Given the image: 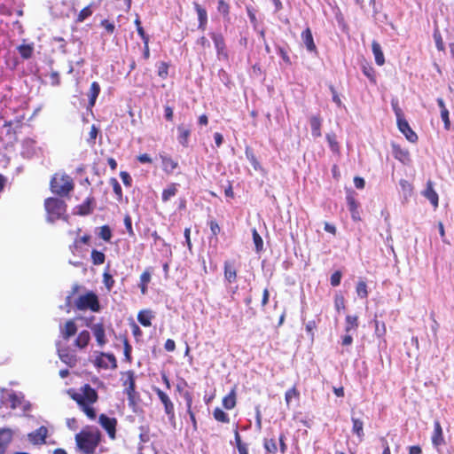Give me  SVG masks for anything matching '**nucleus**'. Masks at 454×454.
<instances>
[{
  "label": "nucleus",
  "mask_w": 454,
  "mask_h": 454,
  "mask_svg": "<svg viewBox=\"0 0 454 454\" xmlns=\"http://www.w3.org/2000/svg\"><path fill=\"white\" fill-rule=\"evenodd\" d=\"M75 442L83 453L92 454L100 442V433L98 429L82 431L75 435Z\"/></svg>",
  "instance_id": "1"
},
{
  "label": "nucleus",
  "mask_w": 454,
  "mask_h": 454,
  "mask_svg": "<svg viewBox=\"0 0 454 454\" xmlns=\"http://www.w3.org/2000/svg\"><path fill=\"white\" fill-rule=\"evenodd\" d=\"M74 188L72 178L64 174L57 173L51 180V190L53 193L64 196L69 193Z\"/></svg>",
  "instance_id": "2"
},
{
  "label": "nucleus",
  "mask_w": 454,
  "mask_h": 454,
  "mask_svg": "<svg viewBox=\"0 0 454 454\" xmlns=\"http://www.w3.org/2000/svg\"><path fill=\"white\" fill-rule=\"evenodd\" d=\"M47 213V221L50 223L59 219L66 212V204L63 200L56 198H48L44 202Z\"/></svg>",
  "instance_id": "3"
},
{
  "label": "nucleus",
  "mask_w": 454,
  "mask_h": 454,
  "mask_svg": "<svg viewBox=\"0 0 454 454\" xmlns=\"http://www.w3.org/2000/svg\"><path fill=\"white\" fill-rule=\"evenodd\" d=\"M75 306L79 310H85L88 309L94 312H98L100 310L98 296L92 292L81 295L75 301Z\"/></svg>",
  "instance_id": "4"
},
{
  "label": "nucleus",
  "mask_w": 454,
  "mask_h": 454,
  "mask_svg": "<svg viewBox=\"0 0 454 454\" xmlns=\"http://www.w3.org/2000/svg\"><path fill=\"white\" fill-rule=\"evenodd\" d=\"M155 392L164 406L165 413L168 415L169 422L173 427H176L175 410L172 401L168 395L160 388L156 387Z\"/></svg>",
  "instance_id": "5"
},
{
  "label": "nucleus",
  "mask_w": 454,
  "mask_h": 454,
  "mask_svg": "<svg viewBox=\"0 0 454 454\" xmlns=\"http://www.w3.org/2000/svg\"><path fill=\"white\" fill-rule=\"evenodd\" d=\"M433 446L440 452V447L445 443V440L442 434V428L438 420L434 423V431L431 436Z\"/></svg>",
  "instance_id": "6"
},
{
  "label": "nucleus",
  "mask_w": 454,
  "mask_h": 454,
  "mask_svg": "<svg viewBox=\"0 0 454 454\" xmlns=\"http://www.w3.org/2000/svg\"><path fill=\"white\" fill-rule=\"evenodd\" d=\"M96 364L98 367L107 369L109 367L114 369L117 367V362L113 354L101 353L96 359Z\"/></svg>",
  "instance_id": "7"
},
{
  "label": "nucleus",
  "mask_w": 454,
  "mask_h": 454,
  "mask_svg": "<svg viewBox=\"0 0 454 454\" xmlns=\"http://www.w3.org/2000/svg\"><path fill=\"white\" fill-rule=\"evenodd\" d=\"M99 423L103 428L106 430L109 436L114 439L115 437V427L117 421L114 418H109L105 414L99 416Z\"/></svg>",
  "instance_id": "8"
},
{
  "label": "nucleus",
  "mask_w": 454,
  "mask_h": 454,
  "mask_svg": "<svg viewBox=\"0 0 454 454\" xmlns=\"http://www.w3.org/2000/svg\"><path fill=\"white\" fill-rule=\"evenodd\" d=\"M397 126H398L399 130L405 136V137L410 142L414 143V142L417 141L418 136L411 129V128L410 127L408 121L404 118L400 119L399 121H397Z\"/></svg>",
  "instance_id": "9"
},
{
  "label": "nucleus",
  "mask_w": 454,
  "mask_h": 454,
  "mask_svg": "<svg viewBox=\"0 0 454 454\" xmlns=\"http://www.w3.org/2000/svg\"><path fill=\"white\" fill-rule=\"evenodd\" d=\"M12 437L13 431L11 428H0V454H4Z\"/></svg>",
  "instance_id": "10"
},
{
  "label": "nucleus",
  "mask_w": 454,
  "mask_h": 454,
  "mask_svg": "<svg viewBox=\"0 0 454 454\" xmlns=\"http://www.w3.org/2000/svg\"><path fill=\"white\" fill-rule=\"evenodd\" d=\"M59 331L64 340H67L77 332V326L74 320L70 319L64 325H60Z\"/></svg>",
  "instance_id": "11"
},
{
  "label": "nucleus",
  "mask_w": 454,
  "mask_h": 454,
  "mask_svg": "<svg viewBox=\"0 0 454 454\" xmlns=\"http://www.w3.org/2000/svg\"><path fill=\"white\" fill-rule=\"evenodd\" d=\"M48 429L42 426L35 432H32L28 434L30 442L34 444H42L45 442V439L47 437Z\"/></svg>",
  "instance_id": "12"
},
{
  "label": "nucleus",
  "mask_w": 454,
  "mask_h": 454,
  "mask_svg": "<svg viewBox=\"0 0 454 454\" xmlns=\"http://www.w3.org/2000/svg\"><path fill=\"white\" fill-rule=\"evenodd\" d=\"M58 355L59 359L69 367H74L76 365L77 356L74 354L70 353L67 350L59 348Z\"/></svg>",
  "instance_id": "13"
},
{
  "label": "nucleus",
  "mask_w": 454,
  "mask_h": 454,
  "mask_svg": "<svg viewBox=\"0 0 454 454\" xmlns=\"http://www.w3.org/2000/svg\"><path fill=\"white\" fill-rule=\"evenodd\" d=\"M422 193L434 207H438V194L434 190L433 183L431 181L427 183V187Z\"/></svg>",
  "instance_id": "14"
},
{
  "label": "nucleus",
  "mask_w": 454,
  "mask_h": 454,
  "mask_svg": "<svg viewBox=\"0 0 454 454\" xmlns=\"http://www.w3.org/2000/svg\"><path fill=\"white\" fill-rule=\"evenodd\" d=\"M91 330L99 346H104L106 343L105 335V328L102 324H96L91 326Z\"/></svg>",
  "instance_id": "15"
},
{
  "label": "nucleus",
  "mask_w": 454,
  "mask_h": 454,
  "mask_svg": "<svg viewBox=\"0 0 454 454\" xmlns=\"http://www.w3.org/2000/svg\"><path fill=\"white\" fill-rule=\"evenodd\" d=\"M84 402L88 404H92L98 400V394L94 388H92L90 385L86 384L82 388Z\"/></svg>",
  "instance_id": "16"
},
{
  "label": "nucleus",
  "mask_w": 454,
  "mask_h": 454,
  "mask_svg": "<svg viewBox=\"0 0 454 454\" xmlns=\"http://www.w3.org/2000/svg\"><path fill=\"white\" fill-rule=\"evenodd\" d=\"M7 402L12 409H17L23 403L24 395L22 393L10 392L7 394Z\"/></svg>",
  "instance_id": "17"
},
{
  "label": "nucleus",
  "mask_w": 454,
  "mask_h": 454,
  "mask_svg": "<svg viewBox=\"0 0 454 454\" xmlns=\"http://www.w3.org/2000/svg\"><path fill=\"white\" fill-rule=\"evenodd\" d=\"M309 124L311 128V134L315 138L320 137L322 136L321 133V125L322 120L319 116H312L309 119Z\"/></svg>",
  "instance_id": "18"
},
{
  "label": "nucleus",
  "mask_w": 454,
  "mask_h": 454,
  "mask_svg": "<svg viewBox=\"0 0 454 454\" xmlns=\"http://www.w3.org/2000/svg\"><path fill=\"white\" fill-rule=\"evenodd\" d=\"M177 132H178V136H177L178 142L182 145L187 146V145H188V138H189L190 134H191L190 129L186 128L183 124H180V125L177 126Z\"/></svg>",
  "instance_id": "19"
},
{
  "label": "nucleus",
  "mask_w": 454,
  "mask_h": 454,
  "mask_svg": "<svg viewBox=\"0 0 454 454\" xmlns=\"http://www.w3.org/2000/svg\"><path fill=\"white\" fill-rule=\"evenodd\" d=\"M301 39L302 43H304L308 51H313L316 50V45L313 41L312 33L309 28H307L302 32Z\"/></svg>",
  "instance_id": "20"
},
{
  "label": "nucleus",
  "mask_w": 454,
  "mask_h": 454,
  "mask_svg": "<svg viewBox=\"0 0 454 454\" xmlns=\"http://www.w3.org/2000/svg\"><path fill=\"white\" fill-rule=\"evenodd\" d=\"M372 50L375 58V61L379 66H382L385 63L384 55L381 50L380 44L373 41L372 43Z\"/></svg>",
  "instance_id": "21"
},
{
  "label": "nucleus",
  "mask_w": 454,
  "mask_h": 454,
  "mask_svg": "<svg viewBox=\"0 0 454 454\" xmlns=\"http://www.w3.org/2000/svg\"><path fill=\"white\" fill-rule=\"evenodd\" d=\"M348 201V207L351 214V217L354 221H359L360 220V215L357 210L358 204L355 200V199L351 196L347 197Z\"/></svg>",
  "instance_id": "22"
},
{
  "label": "nucleus",
  "mask_w": 454,
  "mask_h": 454,
  "mask_svg": "<svg viewBox=\"0 0 454 454\" xmlns=\"http://www.w3.org/2000/svg\"><path fill=\"white\" fill-rule=\"evenodd\" d=\"M90 340V333L86 330L82 331L77 336L74 345L80 348H84Z\"/></svg>",
  "instance_id": "23"
},
{
  "label": "nucleus",
  "mask_w": 454,
  "mask_h": 454,
  "mask_svg": "<svg viewBox=\"0 0 454 454\" xmlns=\"http://www.w3.org/2000/svg\"><path fill=\"white\" fill-rule=\"evenodd\" d=\"M437 104L441 108V117L444 122L445 129H449L450 128V119H449V111L445 106L444 101L442 98H437Z\"/></svg>",
  "instance_id": "24"
},
{
  "label": "nucleus",
  "mask_w": 454,
  "mask_h": 454,
  "mask_svg": "<svg viewBox=\"0 0 454 454\" xmlns=\"http://www.w3.org/2000/svg\"><path fill=\"white\" fill-rule=\"evenodd\" d=\"M100 92V86L97 82H93L90 85V89L89 91V105L90 106H93L95 105L96 99Z\"/></svg>",
  "instance_id": "25"
},
{
  "label": "nucleus",
  "mask_w": 454,
  "mask_h": 454,
  "mask_svg": "<svg viewBox=\"0 0 454 454\" xmlns=\"http://www.w3.org/2000/svg\"><path fill=\"white\" fill-rule=\"evenodd\" d=\"M353 427L352 431L356 436L359 438V441H362L364 438V423L359 419L352 418Z\"/></svg>",
  "instance_id": "26"
},
{
  "label": "nucleus",
  "mask_w": 454,
  "mask_h": 454,
  "mask_svg": "<svg viewBox=\"0 0 454 454\" xmlns=\"http://www.w3.org/2000/svg\"><path fill=\"white\" fill-rule=\"evenodd\" d=\"M224 278L230 283L237 278V271L229 262H224Z\"/></svg>",
  "instance_id": "27"
},
{
  "label": "nucleus",
  "mask_w": 454,
  "mask_h": 454,
  "mask_svg": "<svg viewBox=\"0 0 454 454\" xmlns=\"http://www.w3.org/2000/svg\"><path fill=\"white\" fill-rule=\"evenodd\" d=\"M223 405L227 410H231V409H233L235 407V405H236V394H235V390L234 389H232L228 395L223 397Z\"/></svg>",
  "instance_id": "28"
},
{
  "label": "nucleus",
  "mask_w": 454,
  "mask_h": 454,
  "mask_svg": "<svg viewBox=\"0 0 454 454\" xmlns=\"http://www.w3.org/2000/svg\"><path fill=\"white\" fill-rule=\"evenodd\" d=\"M210 35H211V38L214 41L217 53L221 54L223 51L224 47H225L223 35L220 34H215V33H211Z\"/></svg>",
  "instance_id": "29"
},
{
  "label": "nucleus",
  "mask_w": 454,
  "mask_h": 454,
  "mask_svg": "<svg viewBox=\"0 0 454 454\" xmlns=\"http://www.w3.org/2000/svg\"><path fill=\"white\" fill-rule=\"evenodd\" d=\"M358 327V317L356 316H347L346 317V326L345 331L347 333L351 332L352 330L356 331Z\"/></svg>",
  "instance_id": "30"
},
{
  "label": "nucleus",
  "mask_w": 454,
  "mask_h": 454,
  "mask_svg": "<svg viewBox=\"0 0 454 454\" xmlns=\"http://www.w3.org/2000/svg\"><path fill=\"white\" fill-rule=\"evenodd\" d=\"M326 140L329 144L330 149L333 153H340V145L336 139V135L334 133L326 134Z\"/></svg>",
  "instance_id": "31"
},
{
  "label": "nucleus",
  "mask_w": 454,
  "mask_h": 454,
  "mask_svg": "<svg viewBox=\"0 0 454 454\" xmlns=\"http://www.w3.org/2000/svg\"><path fill=\"white\" fill-rule=\"evenodd\" d=\"M152 315L150 311H140L137 316L138 322L144 326L151 325Z\"/></svg>",
  "instance_id": "32"
},
{
  "label": "nucleus",
  "mask_w": 454,
  "mask_h": 454,
  "mask_svg": "<svg viewBox=\"0 0 454 454\" xmlns=\"http://www.w3.org/2000/svg\"><path fill=\"white\" fill-rule=\"evenodd\" d=\"M176 192H177L176 184H171L170 185L168 186V188H166L163 191V192H162V200L163 201L169 200L173 196L176 195Z\"/></svg>",
  "instance_id": "33"
},
{
  "label": "nucleus",
  "mask_w": 454,
  "mask_h": 454,
  "mask_svg": "<svg viewBox=\"0 0 454 454\" xmlns=\"http://www.w3.org/2000/svg\"><path fill=\"white\" fill-rule=\"evenodd\" d=\"M213 416L215 420L223 423H228L230 421L228 415L220 408H215L214 410Z\"/></svg>",
  "instance_id": "34"
},
{
  "label": "nucleus",
  "mask_w": 454,
  "mask_h": 454,
  "mask_svg": "<svg viewBox=\"0 0 454 454\" xmlns=\"http://www.w3.org/2000/svg\"><path fill=\"white\" fill-rule=\"evenodd\" d=\"M163 168L166 171L172 172L176 167L177 162L169 157H162Z\"/></svg>",
  "instance_id": "35"
},
{
  "label": "nucleus",
  "mask_w": 454,
  "mask_h": 454,
  "mask_svg": "<svg viewBox=\"0 0 454 454\" xmlns=\"http://www.w3.org/2000/svg\"><path fill=\"white\" fill-rule=\"evenodd\" d=\"M299 395L300 394L298 390L294 387L287 390L285 395V400L287 406L290 405L293 399H297L299 397Z\"/></svg>",
  "instance_id": "36"
},
{
  "label": "nucleus",
  "mask_w": 454,
  "mask_h": 454,
  "mask_svg": "<svg viewBox=\"0 0 454 454\" xmlns=\"http://www.w3.org/2000/svg\"><path fill=\"white\" fill-rule=\"evenodd\" d=\"M19 52L24 59H29L33 52V47L28 44H22L18 47Z\"/></svg>",
  "instance_id": "37"
},
{
  "label": "nucleus",
  "mask_w": 454,
  "mask_h": 454,
  "mask_svg": "<svg viewBox=\"0 0 454 454\" xmlns=\"http://www.w3.org/2000/svg\"><path fill=\"white\" fill-rule=\"evenodd\" d=\"M105 254L102 252L98 250H92L91 252V259L95 265H100L105 262Z\"/></svg>",
  "instance_id": "38"
},
{
  "label": "nucleus",
  "mask_w": 454,
  "mask_h": 454,
  "mask_svg": "<svg viewBox=\"0 0 454 454\" xmlns=\"http://www.w3.org/2000/svg\"><path fill=\"white\" fill-rule=\"evenodd\" d=\"M252 234H253V240H254L256 251L259 252V251L262 250L263 241H262V237L260 236V234L257 232V231L255 229H253Z\"/></svg>",
  "instance_id": "39"
},
{
  "label": "nucleus",
  "mask_w": 454,
  "mask_h": 454,
  "mask_svg": "<svg viewBox=\"0 0 454 454\" xmlns=\"http://www.w3.org/2000/svg\"><path fill=\"white\" fill-rule=\"evenodd\" d=\"M356 291L358 297H360L362 299L366 298L368 295L366 283L364 281L358 282L356 285Z\"/></svg>",
  "instance_id": "40"
},
{
  "label": "nucleus",
  "mask_w": 454,
  "mask_h": 454,
  "mask_svg": "<svg viewBox=\"0 0 454 454\" xmlns=\"http://www.w3.org/2000/svg\"><path fill=\"white\" fill-rule=\"evenodd\" d=\"M98 235L105 241H109L112 238V231H111L109 226L104 225V226L100 227Z\"/></svg>",
  "instance_id": "41"
},
{
  "label": "nucleus",
  "mask_w": 454,
  "mask_h": 454,
  "mask_svg": "<svg viewBox=\"0 0 454 454\" xmlns=\"http://www.w3.org/2000/svg\"><path fill=\"white\" fill-rule=\"evenodd\" d=\"M194 7L198 14L199 21H207V14L206 10L197 3L194 4Z\"/></svg>",
  "instance_id": "42"
},
{
  "label": "nucleus",
  "mask_w": 454,
  "mask_h": 454,
  "mask_svg": "<svg viewBox=\"0 0 454 454\" xmlns=\"http://www.w3.org/2000/svg\"><path fill=\"white\" fill-rule=\"evenodd\" d=\"M391 106H392V108H393V110L395 112V117H396V121H399L400 119L404 118L403 111L399 107L398 101L396 99H392Z\"/></svg>",
  "instance_id": "43"
},
{
  "label": "nucleus",
  "mask_w": 454,
  "mask_h": 454,
  "mask_svg": "<svg viewBox=\"0 0 454 454\" xmlns=\"http://www.w3.org/2000/svg\"><path fill=\"white\" fill-rule=\"evenodd\" d=\"M264 447L270 453H275L278 450L277 443L274 439L265 440Z\"/></svg>",
  "instance_id": "44"
},
{
  "label": "nucleus",
  "mask_w": 454,
  "mask_h": 454,
  "mask_svg": "<svg viewBox=\"0 0 454 454\" xmlns=\"http://www.w3.org/2000/svg\"><path fill=\"white\" fill-rule=\"evenodd\" d=\"M103 282L106 286V287L107 288V290H111L114 286V280L113 279V277L107 273V272H105L103 274Z\"/></svg>",
  "instance_id": "45"
},
{
  "label": "nucleus",
  "mask_w": 454,
  "mask_h": 454,
  "mask_svg": "<svg viewBox=\"0 0 454 454\" xmlns=\"http://www.w3.org/2000/svg\"><path fill=\"white\" fill-rule=\"evenodd\" d=\"M80 408L85 412V414L90 419H95V418H96V411H95V410L92 407L89 406L88 403H84L83 406H81Z\"/></svg>",
  "instance_id": "46"
},
{
  "label": "nucleus",
  "mask_w": 454,
  "mask_h": 454,
  "mask_svg": "<svg viewBox=\"0 0 454 454\" xmlns=\"http://www.w3.org/2000/svg\"><path fill=\"white\" fill-rule=\"evenodd\" d=\"M92 14V12L90 10V6H87L85 8H83L80 13L78 14V18H77V20L82 22L86 18H88L89 16H90Z\"/></svg>",
  "instance_id": "47"
},
{
  "label": "nucleus",
  "mask_w": 454,
  "mask_h": 454,
  "mask_svg": "<svg viewBox=\"0 0 454 454\" xmlns=\"http://www.w3.org/2000/svg\"><path fill=\"white\" fill-rule=\"evenodd\" d=\"M335 309L340 311L345 309V300L342 295H336L334 299Z\"/></svg>",
  "instance_id": "48"
},
{
  "label": "nucleus",
  "mask_w": 454,
  "mask_h": 454,
  "mask_svg": "<svg viewBox=\"0 0 454 454\" xmlns=\"http://www.w3.org/2000/svg\"><path fill=\"white\" fill-rule=\"evenodd\" d=\"M128 402H129V406L133 411V412L137 413L139 411V407L137 405L135 395H129Z\"/></svg>",
  "instance_id": "49"
},
{
  "label": "nucleus",
  "mask_w": 454,
  "mask_h": 454,
  "mask_svg": "<svg viewBox=\"0 0 454 454\" xmlns=\"http://www.w3.org/2000/svg\"><path fill=\"white\" fill-rule=\"evenodd\" d=\"M341 279V273L340 271H335L331 276V285L333 286H337L340 285Z\"/></svg>",
  "instance_id": "50"
},
{
  "label": "nucleus",
  "mask_w": 454,
  "mask_h": 454,
  "mask_svg": "<svg viewBox=\"0 0 454 454\" xmlns=\"http://www.w3.org/2000/svg\"><path fill=\"white\" fill-rule=\"evenodd\" d=\"M72 399L74 400L78 405L81 407V406H83L84 403H86L84 402V396H83V394L82 392V393H74L72 395H71Z\"/></svg>",
  "instance_id": "51"
},
{
  "label": "nucleus",
  "mask_w": 454,
  "mask_h": 454,
  "mask_svg": "<svg viewBox=\"0 0 454 454\" xmlns=\"http://www.w3.org/2000/svg\"><path fill=\"white\" fill-rule=\"evenodd\" d=\"M124 224H125V227H126L129 234L130 236H133L134 235V231H133V229H132V222H131L130 216L128 215L124 218Z\"/></svg>",
  "instance_id": "52"
},
{
  "label": "nucleus",
  "mask_w": 454,
  "mask_h": 454,
  "mask_svg": "<svg viewBox=\"0 0 454 454\" xmlns=\"http://www.w3.org/2000/svg\"><path fill=\"white\" fill-rule=\"evenodd\" d=\"M113 189L114 193L121 199V187L116 179H112Z\"/></svg>",
  "instance_id": "53"
},
{
  "label": "nucleus",
  "mask_w": 454,
  "mask_h": 454,
  "mask_svg": "<svg viewBox=\"0 0 454 454\" xmlns=\"http://www.w3.org/2000/svg\"><path fill=\"white\" fill-rule=\"evenodd\" d=\"M128 377L124 381V385L127 387L129 386H135V378H134V372H128L127 373Z\"/></svg>",
  "instance_id": "54"
},
{
  "label": "nucleus",
  "mask_w": 454,
  "mask_h": 454,
  "mask_svg": "<svg viewBox=\"0 0 454 454\" xmlns=\"http://www.w3.org/2000/svg\"><path fill=\"white\" fill-rule=\"evenodd\" d=\"M151 281V272L145 270L140 276V283L148 284Z\"/></svg>",
  "instance_id": "55"
},
{
  "label": "nucleus",
  "mask_w": 454,
  "mask_h": 454,
  "mask_svg": "<svg viewBox=\"0 0 454 454\" xmlns=\"http://www.w3.org/2000/svg\"><path fill=\"white\" fill-rule=\"evenodd\" d=\"M121 181L123 182V184L127 186H129L131 184V176H129V173L127 172H121Z\"/></svg>",
  "instance_id": "56"
},
{
  "label": "nucleus",
  "mask_w": 454,
  "mask_h": 454,
  "mask_svg": "<svg viewBox=\"0 0 454 454\" xmlns=\"http://www.w3.org/2000/svg\"><path fill=\"white\" fill-rule=\"evenodd\" d=\"M158 74L162 77L166 78L168 75V66L165 63H160V66L159 67Z\"/></svg>",
  "instance_id": "57"
},
{
  "label": "nucleus",
  "mask_w": 454,
  "mask_h": 454,
  "mask_svg": "<svg viewBox=\"0 0 454 454\" xmlns=\"http://www.w3.org/2000/svg\"><path fill=\"white\" fill-rule=\"evenodd\" d=\"M173 115H174L173 108L168 106H166L164 107V116H165V118L168 121H172L173 120Z\"/></svg>",
  "instance_id": "58"
},
{
  "label": "nucleus",
  "mask_w": 454,
  "mask_h": 454,
  "mask_svg": "<svg viewBox=\"0 0 454 454\" xmlns=\"http://www.w3.org/2000/svg\"><path fill=\"white\" fill-rule=\"evenodd\" d=\"M164 348L168 352L174 351L176 348V343L173 340L168 339L165 342Z\"/></svg>",
  "instance_id": "59"
},
{
  "label": "nucleus",
  "mask_w": 454,
  "mask_h": 454,
  "mask_svg": "<svg viewBox=\"0 0 454 454\" xmlns=\"http://www.w3.org/2000/svg\"><path fill=\"white\" fill-rule=\"evenodd\" d=\"M434 38L435 41V44L438 50L442 51L443 50V43L441 35L437 33H434Z\"/></svg>",
  "instance_id": "60"
},
{
  "label": "nucleus",
  "mask_w": 454,
  "mask_h": 454,
  "mask_svg": "<svg viewBox=\"0 0 454 454\" xmlns=\"http://www.w3.org/2000/svg\"><path fill=\"white\" fill-rule=\"evenodd\" d=\"M130 353H131V346L129 344L128 340L124 341V356L128 361H130Z\"/></svg>",
  "instance_id": "61"
},
{
  "label": "nucleus",
  "mask_w": 454,
  "mask_h": 454,
  "mask_svg": "<svg viewBox=\"0 0 454 454\" xmlns=\"http://www.w3.org/2000/svg\"><path fill=\"white\" fill-rule=\"evenodd\" d=\"M354 184L357 189H363L364 187V179L359 176L354 178Z\"/></svg>",
  "instance_id": "62"
},
{
  "label": "nucleus",
  "mask_w": 454,
  "mask_h": 454,
  "mask_svg": "<svg viewBox=\"0 0 454 454\" xmlns=\"http://www.w3.org/2000/svg\"><path fill=\"white\" fill-rule=\"evenodd\" d=\"M247 159L249 160L250 163L253 165V167L254 168V169H257L258 167H259V162L257 161L256 158L254 157V155L253 153H248L247 152Z\"/></svg>",
  "instance_id": "63"
},
{
  "label": "nucleus",
  "mask_w": 454,
  "mask_h": 454,
  "mask_svg": "<svg viewBox=\"0 0 454 454\" xmlns=\"http://www.w3.org/2000/svg\"><path fill=\"white\" fill-rule=\"evenodd\" d=\"M80 213L81 215H88L90 213V200H87V202L81 206Z\"/></svg>",
  "instance_id": "64"
}]
</instances>
